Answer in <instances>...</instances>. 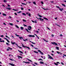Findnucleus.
Masks as SVG:
<instances>
[{
  "instance_id": "obj_1",
  "label": "nucleus",
  "mask_w": 66,
  "mask_h": 66,
  "mask_svg": "<svg viewBox=\"0 0 66 66\" xmlns=\"http://www.w3.org/2000/svg\"><path fill=\"white\" fill-rule=\"evenodd\" d=\"M51 44L53 45H57V44L55 42H51Z\"/></svg>"
},
{
  "instance_id": "obj_2",
  "label": "nucleus",
  "mask_w": 66,
  "mask_h": 66,
  "mask_svg": "<svg viewBox=\"0 0 66 66\" xmlns=\"http://www.w3.org/2000/svg\"><path fill=\"white\" fill-rule=\"evenodd\" d=\"M28 36L29 37H35V36L34 35H29Z\"/></svg>"
},
{
  "instance_id": "obj_3",
  "label": "nucleus",
  "mask_w": 66,
  "mask_h": 66,
  "mask_svg": "<svg viewBox=\"0 0 66 66\" xmlns=\"http://www.w3.org/2000/svg\"><path fill=\"white\" fill-rule=\"evenodd\" d=\"M9 65H11V66H15V64H13V63H9Z\"/></svg>"
},
{
  "instance_id": "obj_4",
  "label": "nucleus",
  "mask_w": 66,
  "mask_h": 66,
  "mask_svg": "<svg viewBox=\"0 0 66 66\" xmlns=\"http://www.w3.org/2000/svg\"><path fill=\"white\" fill-rule=\"evenodd\" d=\"M6 9L7 10H11V8L8 7L7 8H6Z\"/></svg>"
},
{
  "instance_id": "obj_5",
  "label": "nucleus",
  "mask_w": 66,
  "mask_h": 66,
  "mask_svg": "<svg viewBox=\"0 0 66 66\" xmlns=\"http://www.w3.org/2000/svg\"><path fill=\"white\" fill-rule=\"evenodd\" d=\"M39 19H40V21H43L44 20V19H42L40 18H39Z\"/></svg>"
},
{
  "instance_id": "obj_6",
  "label": "nucleus",
  "mask_w": 66,
  "mask_h": 66,
  "mask_svg": "<svg viewBox=\"0 0 66 66\" xmlns=\"http://www.w3.org/2000/svg\"><path fill=\"white\" fill-rule=\"evenodd\" d=\"M19 38H20V40H21V39H23V37H19Z\"/></svg>"
},
{
  "instance_id": "obj_7",
  "label": "nucleus",
  "mask_w": 66,
  "mask_h": 66,
  "mask_svg": "<svg viewBox=\"0 0 66 66\" xmlns=\"http://www.w3.org/2000/svg\"><path fill=\"white\" fill-rule=\"evenodd\" d=\"M48 58L50 59H52V60H53V57H51V56H50V57H48Z\"/></svg>"
},
{
  "instance_id": "obj_8",
  "label": "nucleus",
  "mask_w": 66,
  "mask_h": 66,
  "mask_svg": "<svg viewBox=\"0 0 66 66\" xmlns=\"http://www.w3.org/2000/svg\"><path fill=\"white\" fill-rule=\"evenodd\" d=\"M25 30H26V31H27V32H28L29 33H31V32L29 31L28 29H25Z\"/></svg>"
},
{
  "instance_id": "obj_9",
  "label": "nucleus",
  "mask_w": 66,
  "mask_h": 66,
  "mask_svg": "<svg viewBox=\"0 0 66 66\" xmlns=\"http://www.w3.org/2000/svg\"><path fill=\"white\" fill-rule=\"evenodd\" d=\"M24 47V48H28V49H29V50H30V49H31L29 47H28L27 46H26L25 47Z\"/></svg>"
},
{
  "instance_id": "obj_10",
  "label": "nucleus",
  "mask_w": 66,
  "mask_h": 66,
  "mask_svg": "<svg viewBox=\"0 0 66 66\" xmlns=\"http://www.w3.org/2000/svg\"><path fill=\"white\" fill-rule=\"evenodd\" d=\"M18 51H19V52H20V53H22V54H23V53L21 51L18 50Z\"/></svg>"
},
{
  "instance_id": "obj_11",
  "label": "nucleus",
  "mask_w": 66,
  "mask_h": 66,
  "mask_svg": "<svg viewBox=\"0 0 66 66\" xmlns=\"http://www.w3.org/2000/svg\"><path fill=\"white\" fill-rule=\"evenodd\" d=\"M43 19H46V20H48V19H47L45 17H44Z\"/></svg>"
},
{
  "instance_id": "obj_12",
  "label": "nucleus",
  "mask_w": 66,
  "mask_h": 66,
  "mask_svg": "<svg viewBox=\"0 0 66 66\" xmlns=\"http://www.w3.org/2000/svg\"><path fill=\"white\" fill-rule=\"evenodd\" d=\"M11 43L12 44V45H14V44H15V42L13 43L11 41Z\"/></svg>"
},
{
  "instance_id": "obj_13",
  "label": "nucleus",
  "mask_w": 66,
  "mask_h": 66,
  "mask_svg": "<svg viewBox=\"0 0 66 66\" xmlns=\"http://www.w3.org/2000/svg\"><path fill=\"white\" fill-rule=\"evenodd\" d=\"M5 37H7V38H9V39H10V37H9L8 36H7V35H6L5 36Z\"/></svg>"
},
{
  "instance_id": "obj_14",
  "label": "nucleus",
  "mask_w": 66,
  "mask_h": 66,
  "mask_svg": "<svg viewBox=\"0 0 66 66\" xmlns=\"http://www.w3.org/2000/svg\"><path fill=\"white\" fill-rule=\"evenodd\" d=\"M20 28H21V30H23V27H20Z\"/></svg>"
},
{
  "instance_id": "obj_15",
  "label": "nucleus",
  "mask_w": 66,
  "mask_h": 66,
  "mask_svg": "<svg viewBox=\"0 0 66 66\" xmlns=\"http://www.w3.org/2000/svg\"><path fill=\"white\" fill-rule=\"evenodd\" d=\"M18 57L19 58H21V59H22V57L21 56H18Z\"/></svg>"
},
{
  "instance_id": "obj_16",
  "label": "nucleus",
  "mask_w": 66,
  "mask_h": 66,
  "mask_svg": "<svg viewBox=\"0 0 66 66\" xmlns=\"http://www.w3.org/2000/svg\"><path fill=\"white\" fill-rule=\"evenodd\" d=\"M2 42H3V43H4V40H3L2 41H1V40H0V43H1Z\"/></svg>"
},
{
  "instance_id": "obj_17",
  "label": "nucleus",
  "mask_w": 66,
  "mask_h": 66,
  "mask_svg": "<svg viewBox=\"0 0 66 66\" xmlns=\"http://www.w3.org/2000/svg\"><path fill=\"white\" fill-rule=\"evenodd\" d=\"M40 64H44V62H42V61H40Z\"/></svg>"
},
{
  "instance_id": "obj_18",
  "label": "nucleus",
  "mask_w": 66,
  "mask_h": 66,
  "mask_svg": "<svg viewBox=\"0 0 66 66\" xmlns=\"http://www.w3.org/2000/svg\"><path fill=\"white\" fill-rule=\"evenodd\" d=\"M22 14H23V15H24L25 16H26V14L25 13H22Z\"/></svg>"
},
{
  "instance_id": "obj_19",
  "label": "nucleus",
  "mask_w": 66,
  "mask_h": 66,
  "mask_svg": "<svg viewBox=\"0 0 66 66\" xmlns=\"http://www.w3.org/2000/svg\"><path fill=\"white\" fill-rule=\"evenodd\" d=\"M33 3L35 4V5H36V3L35 2H33Z\"/></svg>"
},
{
  "instance_id": "obj_20",
  "label": "nucleus",
  "mask_w": 66,
  "mask_h": 66,
  "mask_svg": "<svg viewBox=\"0 0 66 66\" xmlns=\"http://www.w3.org/2000/svg\"><path fill=\"white\" fill-rule=\"evenodd\" d=\"M3 16H6V15L4 13H3Z\"/></svg>"
},
{
  "instance_id": "obj_21",
  "label": "nucleus",
  "mask_w": 66,
  "mask_h": 66,
  "mask_svg": "<svg viewBox=\"0 0 66 66\" xmlns=\"http://www.w3.org/2000/svg\"><path fill=\"white\" fill-rule=\"evenodd\" d=\"M15 27H16V28H19V27L16 25H15Z\"/></svg>"
},
{
  "instance_id": "obj_22",
  "label": "nucleus",
  "mask_w": 66,
  "mask_h": 66,
  "mask_svg": "<svg viewBox=\"0 0 66 66\" xmlns=\"http://www.w3.org/2000/svg\"><path fill=\"white\" fill-rule=\"evenodd\" d=\"M59 10L61 11H62V10H63V9L62 8V9H61L60 8Z\"/></svg>"
},
{
  "instance_id": "obj_23",
  "label": "nucleus",
  "mask_w": 66,
  "mask_h": 66,
  "mask_svg": "<svg viewBox=\"0 0 66 66\" xmlns=\"http://www.w3.org/2000/svg\"><path fill=\"white\" fill-rule=\"evenodd\" d=\"M56 48L57 50H59V47H56Z\"/></svg>"
},
{
  "instance_id": "obj_24",
  "label": "nucleus",
  "mask_w": 66,
  "mask_h": 66,
  "mask_svg": "<svg viewBox=\"0 0 66 66\" xmlns=\"http://www.w3.org/2000/svg\"><path fill=\"white\" fill-rule=\"evenodd\" d=\"M23 21H24V22H26L27 21L26 20H25L24 19H23Z\"/></svg>"
},
{
  "instance_id": "obj_25",
  "label": "nucleus",
  "mask_w": 66,
  "mask_h": 66,
  "mask_svg": "<svg viewBox=\"0 0 66 66\" xmlns=\"http://www.w3.org/2000/svg\"><path fill=\"white\" fill-rule=\"evenodd\" d=\"M29 27L30 28V29H32V27L31 26H29Z\"/></svg>"
},
{
  "instance_id": "obj_26",
  "label": "nucleus",
  "mask_w": 66,
  "mask_h": 66,
  "mask_svg": "<svg viewBox=\"0 0 66 66\" xmlns=\"http://www.w3.org/2000/svg\"><path fill=\"white\" fill-rule=\"evenodd\" d=\"M28 60V61H30L31 62H32V61L31 60H30L29 59H27Z\"/></svg>"
},
{
  "instance_id": "obj_27",
  "label": "nucleus",
  "mask_w": 66,
  "mask_h": 66,
  "mask_svg": "<svg viewBox=\"0 0 66 66\" xmlns=\"http://www.w3.org/2000/svg\"><path fill=\"white\" fill-rule=\"evenodd\" d=\"M7 2V1H6L5 0H4V3H5L6 2Z\"/></svg>"
},
{
  "instance_id": "obj_28",
  "label": "nucleus",
  "mask_w": 66,
  "mask_h": 66,
  "mask_svg": "<svg viewBox=\"0 0 66 66\" xmlns=\"http://www.w3.org/2000/svg\"><path fill=\"white\" fill-rule=\"evenodd\" d=\"M9 24H10L11 26H13V24H12V23H10Z\"/></svg>"
},
{
  "instance_id": "obj_29",
  "label": "nucleus",
  "mask_w": 66,
  "mask_h": 66,
  "mask_svg": "<svg viewBox=\"0 0 66 66\" xmlns=\"http://www.w3.org/2000/svg\"><path fill=\"white\" fill-rule=\"evenodd\" d=\"M6 45H10V44H9L8 43H7V42L6 43Z\"/></svg>"
},
{
  "instance_id": "obj_30",
  "label": "nucleus",
  "mask_w": 66,
  "mask_h": 66,
  "mask_svg": "<svg viewBox=\"0 0 66 66\" xmlns=\"http://www.w3.org/2000/svg\"><path fill=\"white\" fill-rule=\"evenodd\" d=\"M43 40H44V41H46V42H48V41H47V40H46L45 39H43Z\"/></svg>"
},
{
  "instance_id": "obj_31",
  "label": "nucleus",
  "mask_w": 66,
  "mask_h": 66,
  "mask_svg": "<svg viewBox=\"0 0 66 66\" xmlns=\"http://www.w3.org/2000/svg\"><path fill=\"white\" fill-rule=\"evenodd\" d=\"M22 4L23 5H26L27 4H26L22 3Z\"/></svg>"
},
{
  "instance_id": "obj_32",
  "label": "nucleus",
  "mask_w": 66,
  "mask_h": 66,
  "mask_svg": "<svg viewBox=\"0 0 66 66\" xmlns=\"http://www.w3.org/2000/svg\"><path fill=\"white\" fill-rule=\"evenodd\" d=\"M62 5L63 6H64V7H65L66 6V5H65L64 4H62Z\"/></svg>"
},
{
  "instance_id": "obj_33",
  "label": "nucleus",
  "mask_w": 66,
  "mask_h": 66,
  "mask_svg": "<svg viewBox=\"0 0 66 66\" xmlns=\"http://www.w3.org/2000/svg\"><path fill=\"white\" fill-rule=\"evenodd\" d=\"M34 52H35V53H38V52H36L35 51H34Z\"/></svg>"
},
{
  "instance_id": "obj_34",
  "label": "nucleus",
  "mask_w": 66,
  "mask_h": 66,
  "mask_svg": "<svg viewBox=\"0 0 66 66\" xmlns=\"http://www.w3.org/2000/svg\"><path fill=\"white\" fill-rule=\"evenodd\" d=\"M56 7L58 8V9H60V7L59 6H56Z\"/></svg>"
},
{
  "instance_id": "obj_35",
  "label": "nucleus",
  "mask_w": 66,
  "mask_h": 66,
  "mask_svg": "<svg viewBox=\"0 0 66 66\" xmlns=\"http://www.w3.org/2000/svg\"><path fill=\"white\" fill-rule=\"evenodd\" d=\"M31 14L30 13H28V15L30 17H31Z\"/></svg>"
},
{
  "instance_id": "obj_36",
  "label": "nucleus",
  "mask_w": 66,
  "mask_h": 66,
  "mask_svg": "<svg viewBox=\"0 0 66 66\" xmlns=\"http://www.w3.org/2000/svg\"><path fill=\"white\" fill-rule=\"evenodd\" d=\"M38 16H39V17H41V18H42V15H39Z\"/></svg>"
},
{
  "instance_id": "obj_37",
  "label": "nucleus",
  "mask_w": 66,
  "mask_h": 66,
  "mask_svg": "<svg viewBox=\"0 0 66 66\" xmlns=\"http://www.w3.org/2000/svg\"><path fill=\"white\" fill-rule=\"evenodd\" d=\"M54 64L55 65H56L57 66V65H58V64L56 63H55Z\"/></svg>"
},
{
  "instance_id": "obj_38",
  "label": "nucleus",
  "mask_w": 66,
  "mask_h": 66,
  "mask_svg": "<svg viewBox=\"0 0 66 66\" xmlns=\"http://www.w3.org/2000/svg\"><path fill=\"white\" fill-rule=\"evenodd\" d=\"M15 35L16 36H18V37H19V35H18L16 34H15Z\"/></svg>"
},
{
  "instance_id": "obj_39",
  "label": "nucleus",
  "mask_w": 66,
  "mask_h": 66,
  "mask_svg": "<svg viewBox=\"0 0 66 66\" xmlns=\"http://www.w3.org/2000/svg\"><path fill=\"white\" fill-rule=\"evenodd\" d=\"M7 42L8 43H10V41H9V40H8V39L7 40Z\"/></svg>"
},
{
  "instance_id": "obj_40",
  "label": "nucleus",
  "mask_w": 66,
  "mask_h": 66,
  "mask_svg": "<svg viewBox=\"0 0 66 66\" xmlns=\"http://www.w3.org/2000/svg\"><path fill=\"white\" fill-rule=\"evenodd\" d=\"M12 10H14V11H17V10H15L14 9H13Z\"/></svg>"
},
{
  "instance_id": "obj_41",
  "label": "nucleus",
  "mask_w": 66,
  "mask_h": 66,
  "mask_svg": "<svg viewBox=\"0 0 66 66\" xmlns=\"http://www.w3.org/2000/svg\"><path fill=\"white\" fill-rule=\"evenodd\" d=\"M8 48H9V49H11V50H12V48H11L10 47H8Z\"/></svg>"
},
{
  "instance_id": "obj_42",
  "label": "nucleus",
  "mask_w": 66,
  "mask_h": 66,
  "mask_svg": "<svg viewBox=\"0 0 66 66\" xmlns=\"http://www.w3.org/2000/svg\"><path fill=\"white\" fill-rule=\"evenodd\" d=\"M10 60H11V61H14V60H13V59H10Z\"/></svg>"
},
{
  "instance_id": "obj_43",
  "label": "nucleus",
  "mask_w": 66,
  "mask_h": 66,
  "mask_svg": "<svg viewBox=\"0 0 66 66\" xmlns=\"http://www.w3.org/2000/svg\"><path fill=\"white\" fill-rule=\"evenodd\" d=\"M38 52H40V53L42 52H41V51H40V50H38Z\"/></svg>"
},
{
  "instance_id": "obj_44",
  "label": "nucleus",
  "mask_w": 66,
  "mask_h": 66,
  "mask_svg": "<svg viewBox=\"0 0 66 66\" xmlns=\"http://www.w3.org/2000/svg\"><path fill=\"white\" fill-rule=\"evenodd\" d=\"M60 52H59L58 51H57L56 53H58V54H60Z\"/></svg>"
},
{
  "instance_id": "obj_45",
  "label": "nucleus",
  "mask_w": 66,
  "mask_h": 66,
  "mask_svg": "<svg viewBox=\"0 0 66 66\" xmlns=\"http://www.w3.org/2000/svg\"><path fill=\"white\" fill-rule=\"evenodd\" d=\"M22 47H24H24H26V46H24V45L23 44V45H22Z\"/></svg>"
},
{
  "instance_id": "obj_46",
  "label": "nucleus",
  "mask_w": 66,
  "mask_h": 66,
  "mask_svg": "<svg viewBox=\"0 0 66 66\" xmlns=\"http://www.w3.org/2000/svg\"><path fill=\"white\" fill-rule=\"evenodd\" d=\"M23 9H24L22 7L21 8V10H23Z\"/></svg>"
},
{
  "instance_id": "obj_47",
  "label": "nucleus",
  "mask_w": 66,
  "mask_h": 66,
  "mask_svg": "<svg viewBox=\"0 0 66 66\" xmlns=\"http://www.w3.org/2000/svg\"><path fill=\"white\" fill-rule=\"evenodd\" d=\"M41 3L42 4H44V3H43V1H41Z\"/></svg>"
},
{
  "instance_id": "obj_48",
  "label": "nucleus",
  "mask_w": 66,
  "mask_h": 66,
  "mask_svg": "<svg viewBox=\"0 0 66 66\" xmlns=\"http://www.w3.org/2000/svg\"><path fill=\"white\" fill-rule=\"evenodd\" d=\"M40 53H41V54H42V55H43V54H44V53H43L42 52H41Z\"/></svg>"
},
{
  "instance_id": "obj_49",
  "label": "nucleus",
  "mask_w": 66,
  "mask_h": 66,
  "mask_svg": "<svg viewBox=\"0 0 66 66\" xmlns=\"http://www.w3.org/2000/svg\"><path fill=\"white\" fill-rule=\"evenodd\" d=\"M21 11H19V12H18L17 13H21Z\"/></svg>"
},
{
  "instance_id": "obj_50",
  "label": "nucleus",
  "mask_w": 66,
  "mask_h": 66,
  "mask_svg": "<svg viewBox=\"0 0 66 66\" xmlns=\"http://www.w3.org/2000/svg\"><path fill=\"white\" fill-rule=\"evenodd\" d=\"M14 14L15 15H17V13H14Z\"/></svg>"
},
{
  "instance_id": "obj_51",
  "label": "nucleus",
  "mask_w": 66,
  "mask_h": 66,
  "mask_svg": "<svg viewBox=\"0 0 66 66\" xmlns=\"http://www.w3.org/2000/svg\"><path fill=\"white\" fill-rule=\"evenodd\" d=\"M56 25L57 26H58V27H60V25H59L57 24H56Z\"/></svg>"
},
{
  "instance_id": "obj_52",
  "label": "nucleus",
  "mask_w": 66,
  "mask_h": 66,
  "mask_svg": "<svg viewBox=\"0 0 66 66\" xmlns=\"http://www.w3.org/2000/svg\"><path fill=\"white\" fill-rule=\"evenodd\" d=\"M39 60H41V61H43V60H42L41 59H39Z\"/></svg>"
},
{
  "instance_id": "obj_53",
  "label": "nucleus",
  "mask_w": 66,
  "mask_h": 66,
  "mask_svg": "<svg viewBox=\"0 0 66 66\" xmlns=\"http://www.w3.org/2000/svg\"><path fill=\"white\" fill-rule=\"evenodd\" d=\"M34 48L35 49H37V50H38V48H36L35 47H34Z\"/></svg>"
},
{
  "instance_id": "obj_54",
  "label": "nucleus",
  "mask_w": 66,
  "mask_h": 66,
  "mask_svg": "<svg viewBox=\"0 0 66 66\" xmlns=\"http://www.w3.org/2000/svg\"><path fill=\"white\" fill-rule=\"evenodd\" d=\"M30 46H32V47H34V46H33V45L32 44L30 45Z\"/></svg>"
},
{
  "instance_id": "obj_55",
  "label": "nucleus",
  "mask_w": 66,
  "mask_h": 66,
  "mask_svg": "<svg viewBox=\"0 0 66 66\" xmlns=\"http://www.w3.org/2000/svg\"><path fill=\"white\" fill-rule=\"evenodd\" d=\"M18 47H19V48H21V49H22V47H19V46H18Z\"/></svg>"
},
{
  "instance_id": "obj_56",
  "label": "nucleus",
  "mask_w": 66,
  "mask_h": 66,
  "mask_svg": "<svg viewBox=\"0 0 66 66\" xmlns=\"http://www.w3.org/2000/svg\"><path fill=\"white\" fill-rule=\"evenodd\" d=\"M23 26H25V27H27V25H25L24 24H23Z\"/></svg>"
},
{
  "instance_id": "obj_57",
  "label": "nucleus",
  "mask_w": 66,
  "mask_h": 66,
  "mask_svg": "<svg viewBox=\"0 0 66 66\" xmlns=\"http://www.w3.org/2000/svg\"><path fill=\"white\" fill-rule=\"evenodd\" d=\"M26 63L29 64L30 63L29 62H26Z\"/></svg>"
},
{
  "instance_id": "obj_58",
  "label": "nucleus",
  "mask_w": 66,
  "mask_h": 66,
  "mask_svg": "<svg viewBox=\"0 0 66 66\" xmlns=\"http://www.w3.org/2000/svg\"><path fill=\"white\" fill-rule=\"evenodd\" d=\"M59 54H60V55H61V54H63L62 53H61L60 52V53H59Z\"/></svg>"
},
{
  "instance_id": "obj_59",
  "label": "nucleus",
  "mask_w": 66,
  "mask_h": 66,
  "mask_svg": "<svg viewBox=\"0 0 66 66\" xmlns=\"http://www.w3.org/2000/svg\"><path fill=\"white\" fill-rule=\"evenodd\" d=\"M61 64H62V65H64V63L62 62H61Z\"/></svg>"
},
{
  "instance_id": "obj_60",
  "label": "nucleus",
  "mask_w": 66,
  "mask_h": 66,
  "mask_svg": "<svg viewBox=\"0 0 66 66\" xmlns=\"http://www.w3.org/2000/svg\"><path fill=\"white\" fill-rule=\"evenodd\" d=\"M28 29L29 31H31V29H30L29 28H28Z\"/></svg>"
},
{
  "instance_id": "obj_61",
  "label": "nucleus",
  "mask_w": 66,
  "mask_h": 66,
  "mask_svg": "<svg viewBox=\"0 0 66 66\" xmlns=\"http://www.w3.org/2000/svg\"><path fill=\"white\" fill-rule=\"evenodd\" d=\"M34 22H35V23H37V22H36V21H35Z\"/></svg>"
},
{
  "instance_id": "obj_62",
  "label": "nucleus",
  "mask_w": 66,
  "mask_h": 66,
  "mask_svg": "<svg viewBox=\"0 0 66 66\" xmlns=\"http://www.w3.org/2000/svg\"><path fill=\"white\" fill-rule=\"evenodd\" d=\"M7 51H9L10 50H9V48H7Z\"/></svg>"
},
{
  "instance_id": "obj_63",
  "label": "nucleus",
  "mask_w": 66,
  "mask_h": 66,
  "mask_svg": "<svg viewBox=\"0 0 66 66\" xmlns=\"http://www.w3.org/2000/svg\"><path fill=\"white\" fill-rule=\"evenodd\" d=\"M1 36L2 37H3V35H2Z\"/></svg>"
},
{
  "instance_id": "obj_64",
  "label": "nucleus",
  "mask_w": 66,
  "mask_h": 66,
  "mask_svg": "<svg viewBox=\"0 0 66 66\" xmlns=\"http://www.w3.org/2000/svg\"><path fill=\"white\" fill-rule=\"evenodd\" d=\"M8 7H10V5L9 4H8Z\"/></svg>"
}]
</instances>
